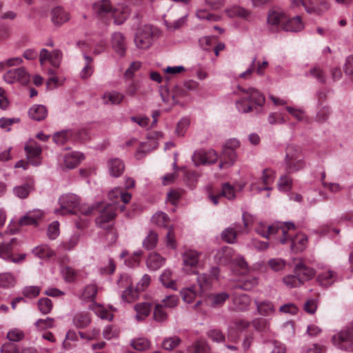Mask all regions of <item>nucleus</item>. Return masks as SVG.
Returning a JSON list of instances; mask_svg holds the SVG:
<instances>
[{
  "instance_id": "1",
  "label": "nucleus",
  "mask_w": 353,
  "mask_h": 353,
  "mask_svg": "<svg viewBox=\"0 0 353 353\" xmlns=\"http://www.w3.org/2000/svg\"><path fill=\"white\" fill-rule=\"evenodd\" d=\"M239 99L236 101V106L239 112L248 113L263 106L264 95L257 89L249 87L245 88L238 85Z\"/></svg>"
},
{
  "instance_id": "2",
  "label": "nucleus",
  "mask_w": 353,
  "mask_h": 353,
  "mask_svg": "<svg viewBox=\"0 0 353 353\" xmlns=\"http://www.w3.org/2000/svg\"><path fill=\"white\" fill-rule=\"evenodd\" d=\"M93 8L98 14L112 12L114 22L117 25L122 24L130 14V9L127 6H121L112 10L109 0L99 1L94 4Z\"/></svg>"
},
{
  "instance_id": "3",
  "label": "nucleus",
  "mask_w": 353,
  "mask_h": 353,
  "mask_svg": "<svg viewBox=\"0 0 353 353\" xmlns=\"http://www.w3.org/2000/svg\"><path fill=\"white\" fill-rule=\"evenodd\" d=\"M284 165L288 174L296 172L305 168V163L299 148L292 145L287 147Z\"/></svg>"
},
{
  "instance_id": "4",
  "label": "nucleus",
  "mask_w": 353,
  "mask_h": 353,
  "mask_svg": "<svg viewBox=\"0 0 353 353\" xmlns=\"http://www.w3.org/2000/svg\"><path fill=\"white\" fill-rule=\"evenodd\" d=\"M157 33V29L150 25H145L139 28L134 37V42L137 48L148 49L152 44L154 37Z\"/></svg>"
},
{
  "instance_id": "5",
  "label": "nucleus",
  "mask_w": 353,
  "mask_h": 353,
  "mask_svg": "<svg viewBox=\"0 0 353 353\" xmlns=\"http://www.w3.org/2000/svg\"><path fill=\"white\" fill-rule=\"evenodd\" d=\"M291 228H294V224L291 222L280 223L278 225H265L261 223L256 228V232L261 236L269 239L271 235L277 234L281 231L283 237L280 239V242L282 244H285L287 243V239L285 237L288 234L287 229L290 230Z\"/></svg>"
},
{
  "instance_id": "6",
  "label": "nucleus",
  "mask_w": 353,
  "mask_h": 353,
  "mask_svg": "<svg viewBox=\"0 0 353 353\" xmlns=\"http://www.w3.org/2000/svg\"><path fill=\"white\" fill-rule=\"evenodd\" d=\"M16 245L17 240L15 238L8 234H0V257L13 263H19L23 261L26 256L25 254H21L17 258L12 254V252Z\"/></svg>"
},
{
  "instance_id": "7",
  "label": "nucleus",
  "mask_w": 353,
  "mask_h": 353,
  "mask_svg": "<svg viewBox=\"0 0 353 353\" xmlns=\"http://www.w3.org/2000/svg\"><path fill=\"white\" fill-rule=\"evenodd\" d=\"M240 146V142L236 139L228 140L223 146L219 168H225L232 166L237 159L236 150Z\"/></svg>"
},
{
  "instance_id": "8",
  "label": "nucleus",
  "mask_w": 353,
  "mask_h": 353,
  "mask_svg": "<svg viewBox=\"0 0 353 353\" xmlns=\"http://www.w3.org/2000/svg\"><path fill=\"white\" fill-rule=\"evenodd\" d=\"M60 208L54 210L57 215H68L76 214L79 205V198L74 194H65L59 199Z\"/></svg>"
},
{
  "instance_id": "9",
  "label": "nucleus",
  "mask_w": 353,
  "mask_h": 353,
  "mask_svg": "<svg viewBox=\"0 0 353 353\" xmlns=\"http://www.w3.org/2000/svg\"><path fill=\"white\" fill-rule=\"evenodd\" d=\"M216 257L219 262L223 264L233 263L240 268L246 270L248 264L244 258L241 256H235L234 250L230 247L222 248L217 253Z\"/></svg>"
},
{
  "instance_id": "10",
  "label": "nucleus",
  "mask_w": 353,
  "mask_h": 353,
  "mask_svg": "<svg viewBox=\"0 0 353 353\" xmlns=\"http://www.w3.org/2000/svg\"><path fill=\"white\" fill-rule=\"evenodd\" d=\"M333 344L339 349L353 351V329L342 330L332 339Z\"/></svg>"
},
{
  "instance_id": "11",
  "label": "nucleus",
  "mask_w": 353,
  "mask_h": 353,
  "mask_svg": "<svg viewBox=\"0 0 353 353\" xmlns=\"http://www.w3.org/2000/svg\"><path fill=\"white\" fill-rule=\"evenodd\" d=\"M30 77L29 73L23 67L9 70L3 75V80L9 84L19 82L22 85H26L30 81Z\"/></svg>"
},
{
  "instance_id": "12",
  "label": "nucleus",
  "mask_w": 353,
  "mask_h": 353,
  "mask_svg": "<svg viewBox=\"0 0 353 353\" xmlns=\"http://www.w3.org/2000/svg\"><path fill=\"white\" fill-rule=\"evenodd\" d=\"M24 150L27 159L33 165H39L41 163L42 149L34 140H29L25 145Z\"/></svg>"
},
{
  "instance_id": "13",
  "label": "nucleus",
  "mask_w": 353,
  "mask_h": 353,
  "mask_svg": "<svg viewBox=\"0 0 353 353\" xmlns=\"http://www.w3.org/2000/svg\"><path fill=\"white\" fill-rule=\"evenodd\" d=\"M294 229H294H287L288 234L285 237L287 239V243L290 242L291 243L290 247L292 251L297 253L303 252L306 248L307 245V237L303 233H298L296 236L292 237V235L289 234V231Z\"/></svg>"
},
{
  "instance_id": "14",
  "label": "nucleus",
  "mask_w": 353,
  "mask_h": 353,
  "mask_svg": "<svg viewBox=\"0 0 353 353\" xmlns=\"http://www.w3.org/2000/svg\"><path fill=\"white\" fill-rule=\"evenodd\" d=\"M119 208L121 211H123L125 208L124 205L117 207L114 204H107L105 207L101 210L99 216L97 218V223L100 227H102L103 223L114 219L116 216V210Z\"/></svg>"
},
{
  "instance_id": "15",
  "label": "nucleus",
  "mask_w": 353,
  "mask_h": 353,
  "mask_svg": "<svg viewBox=\"0 0 353 353\" xmlns=\"http://www.w3.org/2000/svg\"><path fill=\"white\" fill-rule=\"evenodd\" d=\"M329 9L325 0H305V10L308 14L321 15Z\"/></svg>"
},
{
  "instance_id": "16",
  "label": "nucleus",
  "mask_w": 353,
  "mask_h": 353,
  "mask_svg": "<svg viewBox=\"0 0 353 353\" xmlns=\"http://www.w3.org/2000/svg\"><path fill=\"white\" fill-rule=\"evenodd\" d=\"M45 216V212L39 209H34L28 211L23 216H22L19 223L20 225H37L41 221H43Z\"/></svg>"
},
{
  "instance_id": "17",
  "label": "nucleus",
  "mask_w": 353,
  "mask_h": 353,
  "mask_svg": "<svg viewBox=\"0 0 353 353\" xmlns=\"http://www.w3.org/2000/svg\"><path fill=\"white\" fill-rule=\"evenodd\" d=\"M111 46L118 55L124 56L126 50V41L123 33L116 32L112 34Z\"/></svg>"
},
{
  "instance_id": "18",
  "label": "nucleus",
  "mask_w": 353,
  "mask_h": 353,
  "mask_svg": "<svg viewBox=\"0 0 353 353\" xmlns=\"http://www.w3.org/2000/svg\"><path fill=\"white\" fill-rule=\"evenodd\" d=\"M294 273L304 283L305 281L310 280L315 274V271L313 268L305 265L301 260H300L294 268Z\"/></svg>"
},
{
  "instance_id": "19",
  "label": "nucleus",
  "mask_w": 353,
  "mask_h": 353,
  "mask_svg": "<svg viewBox=\"0 0 353 353\" xmlns=\"http://www.w3.org/2000/svg\"><path fill=\"white\" fill-rule=\"evenodd\" d=\"M275 177L274 172L270 169H265L263 172L261 181L263 184V186H259L256 183H252L250 188L252 191L261 192L262 190H270L271 188L269 186L274 182Z\"/></svg>"
},
{
  "instance_id": "20",
  "label": "nucleus",
  "mask_w": 353,
  "mask_h": 353,
  "mask_svg": "<svg viewBox=\"0 0 353 353\" xmlns=\"http://www.w3.org/2000/svg\"><path fill=\"white\" fill-rule=\"evenodd\" d=\"M109 199L111 203L109 204H114L115 206L119 207V201H121L123 203H128L131 200L132 195L124 192L121 188H115L112 190L108 194Z\"/></svg>"
},
{
  "instance_id": "21",
  "label": "nucleus",
  "mask_w": 353,
  "mask_h": 353,
  "mask_svg": "<svg viewBox=\"0 0 353 353\" xmlns=\"http://www.w3.org/2000/svg\"><path fill=\"white\" fill-rule=\"evenodd\" d=\"M109 174L112 177H119L125 170L124 162L119 158L110 159L107 162Z\"/></svg>"
},
{
  "instance_id": "22",
  "label": "nucleus",
  "mask_w": 353,
  "mask_h": 353,
  "mask_svg": "<svg viewBox=\"0 0 353 353\" xmlns=\"http://www.w3.org/2000/svg\"><path fill=\"white\" fill-rule=\"evenodd\" d=\"M254 302L256 307L257 314L261 316H271L276 312L274 305L271 301L254 300Z\"/></svg>"
},
{
  "instance_id": "23",
  "label": "nucleus",
  "mask_w": 353,
  "mask_h": 353,
  "mask_svg": "<svg viewBox=\"0 0 353 353\" xmlns=\"http://www.w3.org/2000/svg\"><path fill=\"white\" fill-rule=\"evenodd\" d=\"M84 159V155L79 152H71L66 154L63 159V165L68 169H73Z\"/></svg>"
},
{
  "instance_id": "24",
  "label": "nucleus",
  "mask_w": 353,
  "mask_h": 353,
  "mask_svg": "<svg viewBox=\"0 0 353 353\" xmlns=\"http://www.w3.org/2000/svg\"><path fill=\"white\" fill-rule=\"evenodd\" d=\"M165 262V259L157 252H151L147 259L146 265L148 269L155 271L161 268Z\"/></svg>"
},
{
  "instance_id": "25",
  "label": "nucleus",
  "mask_w": 353,
  "mask_h": 353,
  "mask_svg": "<svg viewBox=\"0 0 353 353\" xmlns=\"http://www.w3.org/2000/svg\"><path fill=\"white\" fill-rule=\"evenodd\" d=\"M28 115L34 121H42L47 117L48 110L43 105L34 104L30 108Z\"/></svg>"
},
{
  "instance_id": "26",
  "label": "nucleus",
  "mask_w": 353,
  "mask_h": 353,
  "mask_svg": "<svg viewBox=\"0 0 353 353\" xmlns=\"http://www.w3.org/2000/svg\"><path fill=\"white\" fill-rule=\"evenodd\" d=\"M125 99V95L117 91L105 92L102 96L103 103L105 105H119Z\"/></svg>"
},
{
  "instance_id": "27",
  "label": "nucleus",
  "mask_w": 353,
  "mask_h": 353,
  "mask_svg": "<svg viewBox=\"0 0 353 353\" xmlns=\"http://www.w3.org/2000/svg\"><path fill=\"white\" fill-rule=\"evenodd\" d=\"M285 19V15L283 12L270 10L267 17V23L270 28L274 29L276 28Z\"/></svg>"
},
{
  "instance_id": "28",
  "label": "nucleus",
  "mask_w": 353,
  "mask_h": 353,
  "mask_svg": "<svg viewBox=\"0 0 353 353\" xmlns=\"http://www.w3.org/2000/svg\"><path fill=\"white\" fill-rule=\"evenodd\" d=\"M182 259L185 268H193L198 264L199 253L196 250H188L183 254Z\"/></svg>"
},
{
  "instance_id": "29",
  "label": "nucleus",
  "mask_w": 353,
  "mask_h": 353,
  "mask_svg": "<svg viewBox=\"0 0 353 353\" xmlns=\"http://www.w3.org/2000/svg\"><path fill=\"white\" fill-rule=\"evenodd\" d=\"M251 299L245 294H235L233 297V303L234 308L237 310H246L250 306Z\"/></svg>"
},
{
  "instance_id": "30",
  "label": "nucleus",
  "mask_w": 353,
  "mask_h": 353,
  "mask_svg": "<svg viewBox=\"0 0 353 353\" xmlns=\"http://www.w3.org/2000/svg\"><path fill=\"white\" fill-rule=\"evenodd\" d=\"M282 28L288 32H299L304 28V24L300 16H296L288 20Z\"/></svg>"
},
{
  "instance_id": "31",
  "label": "nucleus",
  "mask_w": 353,
  "mask_h": 353,
  "mask_svg": "<svg viewBox=\"0 0 353 353\" xmlns=\"http://www.w3.org/2000/svg\"><path fill=\"white\" fill-rule=\"evenodd\" d=\"M152 306L149 303H139L134 305V309L137 314L135 318L137 321L144 320L150 314Z\"/></svg>"
},
{
  "instance_id": "32",
  "label": "nucleus",
  "mask_w": 353,
  "mask_h": 353,
  "mask_svg": "<svg viewBox=\"0 0 353 353\" xmlns=\"http://www.w3.org/2000/svg\"><path fill=\"white\" fill-rule=\"evenodd\" d=\"M241 226L238 224H234V226L229 227L225 229L221 233L222 239L228 243H234L236 241V235L240 232Z\"/></svg>"
},
{
  "instance_id": "33",
  "label": "nucleus",
  "mask_w": 353,
  "mask_h": 353,
  "mask_svg": "<svg viewBox=\"0 0 353 353\" xmlns=\"http://www.w3.org/2000/svg\"><path fill=\"white\" fill-rule=\"evenodd\" d=\"M69 19V14L60 7H57L52 11V20L55 25L60 26Z\"/></svg>"
},
{
  "instance_id": "34",
  "label": "nucleus",
  "mask_w": 353,
  "mask_h": 353,
  "mask_svg": "<svg viewBox=\"0 0 353 353\" xmlns=\"http://www.w3.org/2000/svg\"><path fill=\"white\" fill-rule=\"evenodd\" d=\"M180 293L183 301L187 303H192L196 297L201 295L195 285L183 288Z\"/></svg>"
},
{
  "instance_id": "35",
  "label": "nucleus",
  "mask_w": 353,
  "mask_h": 353,
  "mask_svg": "<svg viewBox=\"0 0 353 353\" xmlns=\"http://www.w3.org/2000/svg\"><path fill=\"white\" fill-rule=\"evenodd\" d=\"M226 14L230 17L247 18L250 16V12L243 7L234 6L225 10Z\"/></svg>"
},
{
  "instance_id": "36",
  "label": "nucleus",
  "mask_w": 353,
  "mask_h": 353,
  "mask_svg": "<svg viewBox=\"0 0 353 353\" xmlns=\"http://www.w3.org/2000/svg\"><path fill=\"white\" fill-rule=\"evenodd\" d=\"M228 298L229 294L226 292L213 293L208 296L210 305L214 307L221 306Z\"/></svg>"
},
{
  "instance_id": "37",
  "label": "nucleus",
  "mask_w": 353,
  "mask_h": 353,
  "mask_svg": "<svg viewBox=\"0 0 353 353\" xmlns=\"http://www.w3.org/2000/svg\"><path fill=\"white\" fill-rule=\"evenodd\" d=\"M157 146V144L154 141H148L142 143L135 154L136 158L137 159H142L146 154Z\"/></svg>"
},
{
  "instance_id": "38",
  "label": "nucleus",
  "mask_w": 353,
  "mask_h": 353,
  "mask_svg": "<svg viewBox=\"0 0 353 353\" xmlns=\"http://www.w3.org/2000/svg\"><path fill=\"white\" fill-rule=\"evenodd\" d=\"M97 294V287L95 284L86 285L81 294V299L86 301H92Z\"/></svg>"
},
{
  "instance_id": "39",
  "label": "nucleus",
  "mask_w": 353,
  "mask_h": 353,
  "mask_svg": "<svg viewBox=\"0 0 353 353\" xmlns=\"http://www.w3.org/2000/svg\"><path fill=\"white\" fill-rule=\"evenodd\" d=\"M317 281L323 287L330 286L334 281V273L331 270L321 272L318 275Z\"/></svg>"
},
{
  "instance_id": "40",
  "label": "nucleus",
  "mask_w": 353,
  "mask_h": 353,
  "mask_svg": "<svg viewBox=\"0 0 353 353\" xmlns=\"http://www.w3.org/2000/svg\"><path fill=\"white\" fill-rule=\"evenodd\" d=\"M158 234L153 230L149 231L148 235L143 241V247L146 250H152L158 242Z\"/></svg>"
},
{
  "instance_id": "41",
  "label": "nucleus",
  "mask_w": 353,
  "mask_h": 353,
  "mask_svg": "<svg viewBox=\"0 0 353 353\" xmlns=\"http://www.w3.org/2000/svg\"><path fill=\"white\" fill-rule=\"evenodd\" d=\"M90 323V318L87 313H77L73 318L74 325L79 328H83Z\"/></svg>"
},
{
  "instance_id": "42",
  "label": "nucleus",
  "mask_w": 353,
  "mask_h": 353,
  "mask_svg": "<svg viewBox=\"0 0 353 353\" xmlns=\"http://www.w3.org/2000/svg\"><path fill=\"white\" fill-rule=\"evenodd\" d=\"M160 280L165 287L176 290V282L172 279V272L170 270H165L161 274Z\"/></svg>"
},
{
  "instance_id": "43",
  "label": "nucleus",
  "mask_w": 353,
  "mask_h": 353,
  "mask_svg": "<svg viewBox=\"0 0 353 353\" xmlns=\"http://www.w3.org/2000/svg\"><path fill=\"white\" fill-rule=\"evenodd\" d=\"M139 293L137 290V288L135 289L133 288L132 284L130 287H128L123 291L121 299L125 302L130 303L138 299Z\"/></svg>"
},
{
  "instance_id": "44",
  "label": "nucleus",
  "mask_w": 353,
  "mask_h": 353,
  "mask_svg": "<svg viewBox=\"0 0 353 353\" xmlns=\"http://www.w3.org/2000/svg\"><path fill=\"white\" fill-rule=\"evenodd\" d=\"M32 252L35 256L41 259L50 258L54 254V251L46 245H41L34 248L32 250Z\"/></svg>"
},
{
  "instance_id": "45",
  "label": "nucleus",
  "mask_w": 353,
  "mask_h": 353,
  "mask_svg": "<svg viewBox=\"0 0 353 353\" xmlns=\"http://www.w3.org/2000/svg\"><path fill=\"white\" fill-rule=\"evenodd\" d=\"M282 281L287 288L290 289L300 287L303 284L295 274L285 276Z\"/></svg>"
},
{
  "instance_id": "46",
  "label": "nucleus",
  "mask_w": 353,
  "mask_h": 353,
  "mask_svg": "<svg viewBox=\"0 0 353 353\" xmlns=\"http://www.w3.org/2000/svg\"><path fill=\"white\" fill-rule=\"evenodd\" d=\"M84 59L85 60V65L81 70L80 75L81 78L87 79L90 77L93 73V59L86 54H84Z\"/></svg>"
},
{
  "instance_id": "47",
  "label": "nucleus",
  "mask_w": 353,
  "mask_h": 353,
  "mask_svg": "<svg viewBox=\"0 0 353 353\" xmlns=\"http://www.w3.org/2000/svg\"><path fill=\"white\" fill-rule=\"evenodd\" d=\"M152 221L159 227L165 228L170 221V219L165 213L159 212L152 216Z\"/></svg>"
},
{
  "instance_id": "48",
  "label": "nucleus",
  "mask_w": 353,
  "mask_h": 353,
  "mask_svg": "<svg viewBox=\"0 0 353 353\" xmlns=\"http://www.w3.org/2000/svg\"><path fill=\"white\" fill-rule=\"evenodd\" d=\"M268 265L274 272L283 271L286 266V261L281 258H272L268 260Z\"/></svg>"
},
{
  "instance_id": "49",
  "label": "nucleus",
  "mask_w": 353,
  "mask_h": 353,
  "mask_svg": "<svg viewBox=\"0 0 353 353\" xmlns=\"http://www.w3.org/2000/svg\"><path fill=\"white\" fill-rule=\"evenodd\" d=\"M181 339L176 336L165 338L162 342V347L165 350H172L181 343Z\"/></svg>"
},
{
  "instance_id": "50",
  "label": "nucleus",
  "mask_w": 353,
  "mask_h": 353,
  "mask_svg": "<svg viewBox=\"0 0 353 353\" xmlns=\"http://www.w3.org/2000/svg\"><path fill=\"white\" fill-rule=\"evenodd\" d=\"M32 190V186L30 184L25 183L21 185L16 186L13 189L14 195L20 199L26 198Z\"/></svg>"
},
{
  "instance_id": "51",
  "label": "nucleus",
  "mask_w": 353,
  "mask_h": 353,
  "mask_svg": "<svg viewBox=\"0 0 353 353\" xmlns=\"http://www.w3.org/2000/svg\"><path fill=\"white\" fill-rule=\"evenodd\" d=\"M199 287V292L202 294L204 292L210 288L211 284L209 276L205 274H199L196 279Z\"/></svg>"
},
{
  "instance_id": "52",
  "label": "nucleus",
  "mask_w": 353,
  "mask_h": 353,
  "mask_svg": "<svg viewBox=\"0 0 353 353\" xmlns=\"http://www.w3.org/2000/svg\"><path fill=\"white\" fill-rule=\"evenodd\" d=\"M132 347L138 351H144L150 347V342L145 338H138L131 342Z\"/></svg>"
},
{
  "instance_id": "53",
  "label": "nucleus",
  "mask_w": 353,
  "mask_h": 353,
  "mask_svg": "<svg viewBox=\"0 0 353 353\" xmlns=\"http://www.w3.org/2000/svg\"><path fill=\"white\" fill-rule=\"evenodd\" d=\"M92 310L94 313L102 319H107L109 321L112 320L113 314L106 310L102 305L99 304H94Z\"/></svg>"
},
{
  "instance_id": "54",
  "label": "nucleus",
  "mask_w": 353,
  "mask_h": 353,
  "mask_svg": "<svg viewBox=\"0 0 353 353\" xmlns=\"http://www.w3.org/2000/svg\"><path fill=\"white\" fill-rule=\"evenodd\" d=\"M72 133L69 130H63L56 132L53 136V140L57 145H63L65 143L69 138L71 137Z\"/></svg>"
},
{
  "instance_id": "55",
  "label": "nucleus",
  "mask_w": 353,
  "mask_h": 353,
  "mask_svg": "<svg viewBox=\"0 0 353 353\" xmlns=\"http://www.w3.org/2000/svg\"><path fill=\"white\" fill-rule=\"evenodd\" d=\"M38 307L43 314H49L52 309V303L48 298H42L38 301Z\"/></svg>"
},
{
  "instance_id": "56",
  "label": "nucleus",
  "mask_w": 353,
  "mask_h": 353,
  "mask_svg": "<svg viewBox=\"0 0 353 353\" xmlns=\"http://www.w3.org/2000/svg\"><path fill=\"white\" fill-rule=\"evenodd\" d=\"M292 179L288 175H282L278 182V188L282 192H288L292 188Z\"/></svg>"
},
{
  "instance_id": "57",
  "label": "nucleus",
  "mask_w": 353,
  "mask_h": 353,
  "mask_svg": "<svg viewBox=\"0 0 353 353\" xmlns=\"http://www.w3.org/2000/svg\"><path fill=\"white\" fill-rule=\"evenodd\" d=\"M34 325L39 330L52 328L54 326V319L50 317L45 319H40L35 322Z\"/></svg>"
},
{
  "instance_id": "58",
  "label": "nucleus",
  "mask_w": 353,
  "mask_h": 353,
  "mask_svg": "<svg viewBox=\"0 0 353 353\" xmlns=\"http://www.w3.org/2000/svg\"><path fill=\"white\" fill-rule=\"evenodd\" d=\"M307 77L309 75L315 78L320 83H324L325 81V74L322 69L319 66H314L310 70L305 74Z\"/></svg>"
},
{
  "instance_id": "59",
  "label": "nucleus",
  "mask_w": 353,
  "mask_h": 353,
  "mask_svg": "<svg viewBox=\"0 0 353 353\" xmlns=\"http://www.w3.org/2000/svg\"><path fill=\"white\" fill-rule=\"evenodd\" d=\"M15 283L14 276L10 273L0 274V287L9 288L13 286Z\"/></svg>"
},
{
  "instance_id": "60",
  "label": "nucleus",
  "mask_w": 353,
  "mask_h": 353,
  "mask_svg": "<svg viewBox=\"0 0 353 353\" xmlns=\"http://www.w3.org/2000/svg\"><path fill=\"white\" fill-rule=\"evenodd\" d=\"M220 193L222 196L225 197L228 200H232L236 197L234 188L228 183H225L222 185V190Z\"/></svg>"
},
{
  "instance_id": "61",
  "label": "nucleus",
  "mask_w": 353,
  "mask_h": 353,
  "mask_svg": "<svg viewBox=\"0 0 353 353\" xmlns=\"http://www.w3.org/2000/svg\"><path fill=\"white\" fill-rule=\"evenodd\" d=\"M210 349L208 344L204 341H196L191 347V353H209Z\"/></svg>"
},
{
  "instance_id": "62",
  "label": "nucleus",
  "mask_w": 353,
  "mask_h": 353,
  "mask_svg": "<svg viewBox=\"0 0 353 353\" xmlns=\"http://www.w3.org/2000/svg\"><path fill=\"white\" fill-rule=\"evenodd\" d=\"M162 304H157L154 310V319L157 321L162 322L167 319V314L164 311Z\"/></svg>"
},
{
  "instance_id": "63",
  "label": "nucleus",
  "mask_w": 353,
  "mask_h": 353,
  "mask_svg": "<svg viewBox=\"0 0 353 353\" xmlns=\"http://www.w3.org/2000/svg\"><path fill=\"white\" fill-rule=\"evenodd\" d=\"M61 274L67 282H73L77 275V272L70 267H63L61 270Z\"/></svg>"
},
{
  "instance_id": "64",
  "label": "nucleus",
  "mask_w": 353,
  "mask_h": 353,
  "mask_svg": "<svg viewBox=\"0 0 353 353\" xmlns=\"http://www.w3.org/2000/svg\"><path fill=\"white\" fill-rule=\"evenodd\" d=\"M119 330L116 327L111 325H108L105 327L103 330V338L107 340L116 339L119 336Z\"/></svg>"
}]
</instances>
